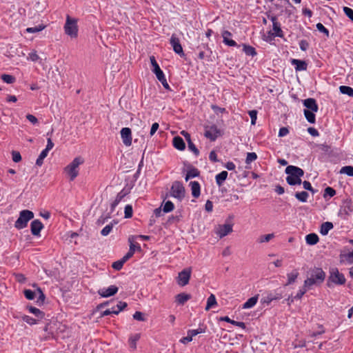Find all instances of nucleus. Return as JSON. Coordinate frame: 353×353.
Wrapping results in <instances>:
<instances>
[{"label": "nucleus", "mask_w": 353, "mask_h": 353, "mask_svg": "<svg viewBox=\"0 0 353 353\" xmlns=\"http://www.w3.org/2000/svg\"><path fill=\"white\" fill-rule=\"evenodd\" d=\"M84 163V159L81 157H75L72 161L65 168L64 172L69 176L70 181H73L79 174V166Z\"/></svg>", "instance_id": "nucleus-1"}, {"label": "nucleus", "mask_w": 353, "mask_h": 353, "mask_svg": "<svg viewBox=\"0 0 353 353\" xmlns=\"http://www.w3.org/2000/svg\"><path fill=\"white\" fill-rule=\"evenodd\" d=\"M325 277V272L321 268H316L312 272L310 277L305 280V287L310 288L313 285H319L323 283Z\"/></svg>", "instance_id": "nucleus-2"}, {"label": "nucleus", "mask_w": 353, "mask_h": 353, "mask_svg": "<svg viewBox=\"0 0 353 353\" xmlns=\"http://www.w3.org/2000/svg\"><path fill=\"white\" fill-rule=\"evenodd\" d=\"M77 19L70 17L69 15L66 16L65 23L64 25L65 33L70 37L72 39L77 38L78 36V25Z\"/></svg>", "instance_id": "nucleus-3"}, {"label": "nucleus", "mask_w": 353, "mask_h": 353, "mask_svg": "<svg viewBox=\"0 0 353 353\" xmlns=\"http://www.w3.org/2000/svg\"><path fill=\"white\" fill-rule=\"evenodd\" d=\"M34 218V213L28 210H23L20 212L19 216L14 223V227L18 230L25 228L30 220Z\"/></svg>", "instance_id": "nucleus-4"}, {"label": "nucleus", "mask_w": 353, "mask_h": 353, "mask_svg": "<svg viewBox=\"0 0 353 353\" xmlns=\"http://www.w3.org/2000/svg\"><path fill=\"white\" fill-rule=\"evenodd\" d=\"M169 195L179 202L182 201L185 195V190L183 184L177 181H174L172 184Z\"/></svg>", "instance_id": "nucleus-5"}, {"label": "nucleus", "mask_w": 353, "mask_h": 353, "mask_svg": "<svg viewBox=\"0 0 353 353\" xmlns=\"http://www.w3.org/2000/svg\"><path fill=\"white\" fill-rule=\"evenodd\" d=\"M192 268H186L180 272L176 278V282L180 286H185L188 284L191 277Z\"/></svg>", "instance_id": "nucleus-6"}, {"label": "nucleus", "mask_w": 353, "mask_h": 353, "mask_svg": "<svg viewBox=\"0 0 353 353\" xmlns=\"http://www.w3.org/2000/svg\"><path fill=\"white\" fill-rule=\"evenodd\" d=\"M329 282L336 285H343L345 283L344 275L339 272L337 269H332L329 276Z\"/></svg>", "instance_id": "nucleus-7"}, {"label": "nucleus", "mask_w": 353, "mask_h": 353, "mask_svg": "<svg viewBox=\"0 0 353 353\" xmlns=\"http://www.w3.org/2000/svg\"><path fill=\"white\" fill-rule=\"evenodd\" d=\"M205 137L210 141H214L220 136V130L214 125L206 127L205 130Z\"/></svg>", "instance_id": "nucleus-8"}, {"label": "nucleus", "mask_w": 353, "mask_h": 353, "mask_svg": "<svg viewBox=\"0 0 353 353\" xmlns=\"http://www.w3.org/2000/svg\"><path fill=\"white\" fill-rule=\"evenodd\" d=\"M232 232V225L223 224L219 225L215 228L216 234L221 239Z\"/></svg>", "instance_id": "nucleus-9"}, {"label": "nucleus", "mask_w": 353, "mask_h": 353, "mask_svg": "<svg viewBox=\"0 0 353 353\" xmlns=\"http://www.w3.org/2000/svg\"><path fill=\"white\" fill-rule=\"evenodd\" d=\"M270 19L272 22V36L282 38L283 32L281 28V24L277 20V17L276 16H271Z\"/></svg>", "instance_id": "nucleus-10"}, {"label": "nucleus", "mask_w": 353, "mask_h": 353, "mask_svg": "<svg viewBox=\"0 0 353 353\" xmlns=\"http://www.w3.org/2000/svg\"><path fill=\"white\" fill-rule=\"evenodd\" d=\"M170 44L173 48V50L175 53L178 54L181 57L184 56L183 48L180 43L179 38L175 34H172L170 38Z\"/></svg>", "instance_id": "nucleus-11"}, {"label": "nucleus", "mask_w": 353, "mask_h": 353, "mask_svg": "<svg viewBox=\"0 0 353 353\" xmlns=\"http://www.w3.org/2000/svg\"><path fill=\"white\" fill-rule=\"evenodd\" d=\"M121 137L124 145L130 146L132 144V132L129 128H123L121 129Z\"/></svg>", "instance_id": "nucleus-12"}, {"label": "nucleus", "mask_w": 353, "mask_h": 353, "mask_svg": "<svg viewBox=\"0 0 353 353\" xmlns=\"http://www.w3.org/2000/svg\"><path fill=\"white\" fill-rule=\"evenodd\" d=\"M285 173L288 175H291L299 178H301L304 174V172L301 168L294 165H288L285 168Z\"/></svg>", "instance_id": "nucleus-13"}, {"label": "nucleus", "mask_w": 353, "mask_h": 353, "mask_svg": "<svg viewBox=\"0 0 353 353\" xmlns=\"http://www.w3.org/2000/svg\"><path fill=\"white\" fill-rule=\"evenodd\" d=\"M118 292V288L115 285H110L107 288L100 289L98 292L99 294L102 297H109L114 295Z\"/></svg>", "instance_id": "nucleus-14"}, {"label": "nucleus", "mask_w": 353, "mask_h": 353, "mask_svg": "<svg viewBox=\"0 0 353 353\" xmlns=\"http://www.w3.org/2000/svg\"><path fill=\"white\" fill-rule=\"evenodd\" d=\"M43 228V225L38 219L32 221L30 224L31 232L34 236H39Z\"/></svg>", "instance_id": "nucleus-15"}, {"label": "nucleus", "mask_w": 353, "mask_h": 353, "mask_svg": "<svg viewBox=\"0 0 353 353\" xmlns=\"http://www.w3.org/2000/svg\"><path fill=\"white\" fill-rule=\"evenodd\" d=\"M150 63L152 66V72L156 74L157 79L164 75L163 72L160 68L159 64L157 63L155 57L152 56L150 57Z\"/></svg>", "instance_id": "nucleus-16"}, {"label": "nucleus", "mask_w": 353, "mask_h": 353, "mask_svg": "<svg viewBox=\"0 0 353 353\" xmlns=\"http://www.w3.org/2000/svg\"><path fill=\"white\" fill-rule=\"evenodd\" d=\"M283 297L282 294L279 292H270L267 294V296H264L262 299L263 303L270 304L272 301L274 300H279Z\"/></svg>", "instance_id": "nucleus-17"}, {"label": "nucleus", "mask_w": 353, "mask_h": 353, "mask_svg": "<svg viewBox=\"0 0 353 353\" xmlns=\"http://www.w3.org/2000/svg\"><path fill=\"white\" fill-rule=\"evenodd\" d=\"M303 105L311 112L318 111V105L316 100L312 98H309L303 101Z\"/></svg>", "instance_id": "nucleus-18"}, {"label": "nucleus", "mask_w": 353, "mask_h": 353, "mask_svg": "<svg viewBox=\"0 0 353 353\" xmlns=\"http://www.w3.org/2000/svg\"><path fill=\"white\" fill-rule=\"evenodd\" d=\"M232 34L228 30L222 32V37L223 43L228 46H236L237 44L235 41L230 39Z\"/></svg>", "instance_id": "nucleus-19"}, {"label": "nucleus", "mask_w": 353, "mask_h": 353, "mask_svg": "<svg viewBox=\"0 0 353 353\" xmlns=\"http://www.w3.org/2000/svg\"><path fill=\"white\" fill-rule=\"evenodd\" d=\"M291 63L295 66V69L297 71H303L307 70V63L305 61L293 59H292Z\"/></svg>", "instance_id": "nucleus-20"}, {"label": "nucleus", "mask_w": 353, "mask_h": 353, "mask_svg": "<svg viewBox=\"0 0 353 353\" xmlns=\"http://www.w3.org/2000/svg\"><path fill=\"white\" fill-rule=\"evenodd\" d=\"M128 240H129V242H130V249H129V251L122 258L123 259V261H125V262L128 259H130L133 256V254H134V244L133 243V241H134V236L129 237Z\"/></svg>", "instance_id": "nucleus-21"}, {"label": "nucleus", "mask_w": 353, "mask_h": 353, "mask_svg": "<svg viewBox=\"0 0 353 353\" xmlns=\"http://www.w3.org/2000/svg\"><path fill=\"white\" fill-rule=\"evenodd\" d=\"M191 187L192 194L194 198H198L200 196V184L197 181H191L190 183Z\"/></svg>", "instance_id": "nucleus-22"}, {"label": "nucleus", "mask_w": 353, "mask_h": 353, "mask_svg": "<svg viewBox=\"0 0 353 353\" xmlns=\"http://www.w3.org/2000/svg\"><path fill=\"white\" fill-rule=\"evenodd\" d=\"M319 236L315 233H310L305 236L306 243L310 245H316L319 242Z\"/></svg>", "instance_id": "nucleus-23"}, {"label": "nucleus", "mask_w": 353, "mask_h": 353, "mask_svg": "<svg viewBox=\"0 0 353 353\" xmlns=\"http://www.w3.org/2000/svg\"><path fill=\"white\" fill-rule=\"evenodd\" d=\"M173 145L174 148L179 150H183L185 148V142L180 137H175L173 139Z\"/></svg>", "instance_id": "nucleus-24"}, {"label": "nucleus", "mask_w": 353, "mask_h": 353, "mask_svg": "<svg viewBox=\"0 0 353 353\" xmlns=\"http://www.w3.org/2000/svg\"><path fill=\"white\" fill-rule=\"evenodd\" d=\"M332 223L327 221L321 224L320 228V233L322 235H327L330 230L333 228Z\"/></svg>", "instance_id": "nucleus-25"}, {"label": "nucleus", "mask_w": 353, "mask_h": 353, "mask_svg": "<svg viewBox=\"0 0 353 353\" xmlns=\"http://www.w3.org/2000/svg\"><path fill=\"white\" fill-rule=\"evenodd\" d=\"M299 273L298 270H294L291 272L288 273L287 274L288 282L285 284V285H291V284L294 283L295 282L296 279H297V277L299 276Z\"/></svg>", "instance_id": "nucleus-26"}, {"label": "nucleus", "mask_w": 353, "mask_h": 353, "mask_svg": "<svg viewBox=\"0 0 353 353\" xmlns=\"http://www.w3.org/2000/svg\"><path fill=\"white\" fill-rule=\"evenodd\" d=\"M126 194L127 193L122 190L117 195L115 200L111 204V212L114 211L116 206L121 202Z\"/></svg>", "instance_id": "nucleus-27"}, {"label": "nucleus", "mask_w": 353, "mask_h": 353, "mask_svg": "<svg viewBox=\"0 0 353 353\" xmlns=\"http://www.w3.org/2000/svg\"><path fill=\"white\" fill-rule=\"evenodd\" d=\"M228 175L227 171H222L215 176L216 183L219 186H221L225 181Z\"/></svg>", "instance_id": "nucleus-28"}, {"label": "nucleus", "mask_w": 353, "mask_h": 353, "mask_svg": "<svg viewBox=\"0 0 353 353\" xmlns=\"http://www.w3.org/2000/svg\"><path fill=\"white\" fill-rule=\"evenodd\" d=\"M258 301V296H254L250 298L245 303H243L242 308L243 309H249L254 307Z\"/></svg>", "instance_id": "nucleus-29"}, {"label": "nucleus", "mask_w": 353, "mask_h": 353, "mask_svg": "<svg viewBox=\"0 0 353 353\" xmlns=\"http://www.w3.org/2000/svg\"><path fill=\"white\" fill-rule=\"evenodd\" d=\"M191 296L188 294L181 293L176 296V301L180 304L183 305L186 301L190 299Z\"/></svg>", "instance_id": "nucleus-30"}, {"label": "nucleus", "mask_w": 353, "mask_h": 353, "mask_svg": "<svg viewBox=\"0 0 353 353\" xmlns=\"http://www.w3.org/2000/svg\"><path fill=\"white\" fill-rule=\"evenodd\" d=\"M286 181L290 185H294L297 184L300 185L302 182L301 178L293 176L291 175H288V176L286 177Z\"/></svg>", "instance_id": "nucleus-31"}, {"label": "nucleus", "mask_w": 353, "mask_h": 353, "mask_svg": "<svg viewBox=\"0 0 353 353\" xmlns=\"http://www.w3.org/2000/svg\"><path fill=\"white\" fill-rule=\"evenodd\" d=\"M216 297L214 294H211L207 300V305L205 307V310H209L210 308H212L213 306L216 305Z\"/></svg>", "instance_id": "nucleus-32"}, {"label": "nucleus", "mask_w": 353, "mask_h": 353, "mask_svg": "<svg viewBox=\"0 0 353 353\" xmlns=\"http://www.w3.org/2000/svg\"><path fill=\"white\" fill-rule=\"evenodd\" d=\"M340 92L343 94H347L349 97H353V88L346 85H341L339 87Z\"/></svg>", "instance_id": "nucleus-33"}, {"label": "nucleus", "mask_w": 353, "mask_h": 353, "mask_svg": "<svg viewBox=\"0 0 353 353\" xmlns=\"http://www.w3.org/2000/svg\"><path fill=\"white\" fill-rule=\"evenodd\" d=\"M117 223V222L114 221L113 223H111L107 225L106 226H105L101 231V235L104 236H108L112 231L113 225Z\"/></svg>", "instance_id": "nucleus-34"}, {"label": "nucleus", "mask_w": 353, "mask_h": 353, "mask_svg": "<svg viewBox=\"0 0 353 353\" xmlns=\"http://www.w3.org/2000/svg\"><path fill=\"white\" fill-rule=\"evenodd\" d=\"M314 112H311L309 110H304V115L307 121L310 123H315V115Z\"/></svg>", "instance_id": "nucleus-35"}, {"label": "nucleus", "mask_w": 353, "mask_h": 353, "mask_svg": "<svg viewBox=\"0 0 353 353\" xmlns=\"http://www.w3.org/2000/svg\"><path fill=\"white\" fill-rule=\"evenodd\" d=\"M174 205L172 201H167L165 202H163V211L165 213L172 212L174 210Z\"/></svg>", "instance_id": "nucleus-36"}, {"label": "nucleus", "mask_w": 353, "mask_h": 353, "mask_svg": "<svg viewBox=\"0 0 353 353\" xmlns=\"http://www.w3.org/2000/svg\"><path fill=\"white\" fill-rule=\"evenodd\" d=\"M46 28L43 24H40L38 26L28 28L26 29V32L28 33H36L43 30Z\"/></svg>", "instance_id": "nucleus-37"}, {"label": "nucleus", "mask_w": 353, "mask_h": 353, "mask_svg": "<svg viewBox=\"0 0 353 353\" xmlns=\"http://www.w3.org/2000/svg\"><path fill=\"white\" fill-rule=\"evenodd\" d=\"M28 310L30 313L34 314L36 316L39 318H43L44 313L41 312L39 309L34 307L33 306H30L28 307Z\"/></svg>", "instance_id": "nucleus-38"}, {"label": "nucleus", "mask_w": 353, "mask_h": 353, "mask_svg": "<svg viewBox=\"0 0 353 353\" xmlns=\"http://www.w3.org/2000/svg\"><path fill=\"white\" fill-rule=\"evenodd\" d=\"M308 193L307 192L303 191L301 192H296L295 194V197L301 202H306L308 198Z\"/></svg>", "instance_id": "nucleus-39"}, {"label": "nucleus", "mask_w": 353, "mask_h": 353, "mask_svg": "<svg viewBox=\"0 0 353 353\" xmlns=\"http://www.w3.org/2000/svg\"><path fill=\"white\" fill-rule=\"evenodd\" d=\"M243 51L247 55L249 56L254 57L256 54L255 49L250 46L243 45Z\"/></svg>", "instance_id": "nucleus-40"}, {"label": "nucleus", "mask_w": 353, "mask_h": 353, "mask_svg": "<svg viewBox=\"0 0 353 353\" xmlns=\"http://www.w3.org/2000/svg\"><path fill=\"white\" fill-rule=\"evenodd\" d=\"M199 172L197 169L196 168H192L190 170L188 171L186 176H185V181H188L190 179L196 177L199 175Z\"/></svg>", "instance_id": "nucleus-41"}, {"label": "nucleus", "mask_w": 353, "mask_h": 353, "mask_svg": "<svg viewBox=\"0 0 353 353\" xmlns=\"http://www.w3.org/2000/svg\"><path fill=\"white\" fill-rule=\"evenodd\" d=\"M340 173L345 174L349 176H353V167L351 165L344 166L341 169Z\"/></svg>", "instance_id": "nucleus-42"}, {"label": "nucleus", "mask_w": 353, "mask_h": 353, "mask_svg": "<svg viewBox=\"0 0 353 353\" xmlns=\"http://www.w3.org/2000/svg\"><path fill=\"white\" fill-rule=\"evenodd\" d=\"M1 79L6 83H13L15 82V77L10 74H3L1 75Z\"/></svg>", "instance_id": "nucleus-43"}, {"label": "nucleus", "mask_w": 353, "mask_h": 353, "mask_svg": "<svg viewBox=\"0 0 353 353\" xmlns=\"http://www.w3.org/2000/svg\"><path fill=\"white\" fill-rule=\"evenodd\" d=\"M192 332V330H189L188 331V336H185V337H183L180 339V342L183 344H187L189 342L192 341V338L193 336H195V334H190V332Z\"/></svg>", "instance_id": "nucleus-44"}, {"label": "nucleus", "mask_w": 353, "mask_h": 353, "mask_svg": "<svg viewBox=\"0 0 353 353\" xmlns=\"http://www.w3.org/2000/svg\"><path fill=\"white\" fill-rule=\"evenodd\" d=\"M35 292H37V302L38 303H43L45 300V295H44L43 292H42L41 289L40 288H37Z\"/></svg>", "instance_id": "nucleus-45"}, {"label": "nucleus", "mask_w": 353, "mask_h": 353, "mask_svg": "<svg viewBox=\"0 0 353 353\" xmlns=\"http://www.w3.org/2000/svg\"><path fill=\"white\" fill-rule=\"evenodd\" d=\"M25 297L28 300H33L37 297V292L31 290H25L23 292Z\"/></svg>", "instance_id": "nucleus-46"}, {"label": "nucleus", "mask_w": 353, "mask_h": 353, "mask_svg": "<svg viewBox=\"0 0 353 353\" xmlns=\"http://www.w3.org/2000/svg\"><path fill=\"white\" fill-rule=\"evenodd\" d=\"M257 159V155L255 152H248L247 154L245 163L247 164H250L252 162L254 161Z\"/></svg>", "instance_id": "nucleus-47"}, {"label": "nucleus", "mask_w": 353, "mask_h": 353, "mask_svg": "<svg viewBox=\"0 0 353 353\" xmlns=\"http://www.w3.org/2000/svg\"><path fill=\"white\" fill-rule=\"evenodd\" d=\"M273 237H274V234H265V235H262L259 238L258 242L260 243L268 242Z\"/></svg>", "instance_id": "nucleus-48"}, {"label": "nucleus", "mask_w": 353, "mask_h": 353, "mask_svg": "<svg viewBox=\"0 0 353 353\" xmlns=\"http://www.w3.org/2000/svg\"><path fill=\"white\" fill-rule=\"evenodd\" d=\"M124 213H125V218H126V219H129L132 216L133 210H132V207L131 205H125Z\"/></svg>", "instance_id": "nucleus-49"}, {"label": "nucleus", "mask_w": 353, "mask_h": 353, "mask_svg": "<svg viewBox=\"0 0 353 353\" xmlns=\"http://www.w3.org/2000/svg\"><path fill=\"white\" fill-rule=\"evenodd\" d=\"M188 147L190 150L194 152V154L196 156H198L199 154V151L195 146V145L192 143V140H188Z\"/></svg>", "instance_id": "nucleus-50"}, {"label": "nucleus", "mask_w": 353, "mask_h": 353, "mask_svg": "<svg viewBox=\"0 0 353 353\" xmlns=\"http://www.w3.org/2000/svg\"><path fill=\"white\" fill-rule=\"evenodd\" d=\"M125 263V261L121 259V260L114 262L112 265V267L116 270H120L123 268V265Z\"/></svg>", "instance_id": "nucleus-51"}, {"label": "nucleus", "mask_w": 353, "mask_h": 353, "mask_svg": "<svg viewBox=\"0 0 353 353\" xmlns=\"http://www.w3.org/2000/svg\"><path fill=\"white\" fill-rule=\"evenodd\" d=\"M127 307V303L125 302L119 301L116 307H114V314H118L121 310H123L125 307Z\"/></svg>", "instance_id": "nucleus-52"}, {"label": "nucleus", "mask_w": 353, "mask_h": 353, "mask_svg": "<svg viewBox=\"0 0 353 353\" xmlns=\"http://www.w3.org/2000/svg\"><path fill=\"white\" fill-rule=\"evenodd\" d=\"M341 257L343 260H345L349 263H353V251L347 254H342Z\"/></svg>", "instance_id": "nucleus-53"}, {"label": "nucleus", "mask_w": 353, "mask_h": 353, "mask_svg": "<svg viewBox=\"0 0 353 353\" xmlns=\"http://www.w3.org/2000/svg\"><path fill=\"white\" fill-rule=\"evenodd\" d=\"M308 287H305V284L303 285V288H301L296 295L294 297L296 299H301L302 296L304 295V294L307 292Z\"/></svg>", "instance_id": "nucleus-54"}, {"label": "nucleus", "mask_w": 353, "mask_h": 353, "mask_svg": "<svg viewBox=\"0 0 353 353\" xmlns=\"http://www.w3.org/2000/svg\"><path fill=\"white\" fill-rule=\"evenodd\" d=\"M316 26L319 32L324 33L327 37L329 36L328 30L321 23H318Z\"/></svg>", "instance_id": "nucleus-55"}, {"label": "nucleus", "mask_w": 353, "mask_h": 353, "mask_svg": "<svg viewBox=\"0 0 353 353\" xmlns=\"http://www.w3.org/2000/svg\"><path fill=\"white\" fill-rule=\"evenodd\" d=\"M249 115L251 118V124L255 125L256 121V117H257V111L256 110H250L249 111Z\"/></svg>", "instance_id": "nucleus-56"}, {"label": "nucleus", "mask_w": 353, "mask_h": 353, "mask_svg": "<svg viewBox=\"0 0 353 353\" xmlns=\"http://www.w3.org/2000/svg\"><path fill=\"white\" fill-rule=\"evenodd\" d=\"M343 10L346 16L353 21V10L348 7H343Z\"/></svg>", "instance_id": "nucleus-57"}, {"label": "nucleus", "mask_w": 353, "mask_h": 353, "mask_svg": "<svg viewBox=\"0 0 353 353\" xmlns=\"http://www.w3.org/2000/svg\"><path fill=\"white\" fill-rule=\"evenodd\" d=\"M28 59L31 60L32 61L36 62L39 59V57L37 54L36 51L31 52L29 53Z\"/></svg>", "instance_id": "nucleus-58"}, {"label": "nucleus", "mask_w": 353, "mask_h": 353, "mask_svg": "<svg viewBox=\"0 0 353 353\" xmlns=\"http://www.w3.org/2000/svg\"><path fill=\"white\" fill-rule=\"evenodd\" d=\"M133 318L134 319L137 320V321H145V319L144 318L143 316V314L141 312H136L134 314H133Z\"/></svg>", "instance_id": "nucleus-59"}, {"label": "nucleus", "mask_w": 353, "mask_h": 353, "mask_svg": "<svg viewBox=\"0 0 353 353\" xmlns=\"http://www.w3.org/2000/svg\"><path fill=\"white\" fill-rule=\"evenodd\" d=\"M12 160L15 163H18L21 160V156L19 152L12 151Z\"/></svg>", "instance_id": "nucleus-60"}, {"label": "nucleus", "mask_w": 353, "mask_h": 353, "mask_svg": "<svg viewBox=\"0 0 353 353\" xmlns=\"http://www.w3.org/2000/svg\"><path fill=\"white\" fill-rule=\"evenodd\" d=\"M23 321L26 323L30 324V325H34L36 324L37 321L34 319L32 318L31 316L25 315L22 317Z\"/></svg>", "instance_id": "nucleus-61"}, {"label": "nucleus", "mask_w": 353, "mask_h": 353, "mask_svg": "<svg viewBox=\"0 0 353 353\" xmlns=\"http://www.w3.org/2000/svg\"><path fill=\"white\" fill-rule=\"evenodd\" d=\"M163 85V86L166 89V90H170V87L169 85V84L167 82V80L165 77V75L159 77V79H157Z\"/></svg>", "instance_id": "nucleus-62"}, {"label": "nucleus", "mask_w": 353, "mask_h": 353, "mask_svg": "<svg viewBox=\"0 0 353 353\" xmlns=\"http://www.w3.org/2000/svg\"><path fill=\"white\" fill-rule=\"evenodd\" d=\"M299 47L301 48V50L303 51H305L307 50V49L309 47V43L307 41L305 40H301L300 42H299Z\"/></svg>", "instance_id": "nucleus-63"}, {"label": "nucleus", "mask_w": 353, "mask_h": 353, "mask_svg": "<svg viewBox=\"0 0 353 353\" xmlns=\"http://www.w3.org/2000/svg\"><path fill=\"white\" fill-rule=\"evenodd\" d=\"M303 188L307 190H309V191H311L312 192L314 193L315 191L314 190V189L312 188V185L311 183L307 181H304L303 182Z\"/></svg>", "instance_id": "nucleus-64"}]
</instances>
